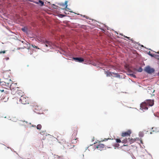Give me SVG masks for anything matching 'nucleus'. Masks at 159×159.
<instances>
[{
    "label": "nucleus",
    "mask_w": 159,
    "mask_h": 159,
    "mask_svg": "<svg viewBox=\"0 0 159 159\" xmlns=\"http://www.w3.org/2000/svg\"><path fill=\"white\" fill-rule=\"evenodd\" d=\"M154 105L153 100L151 99H147L144 102L140 104V109L142 110H147L148 109V106L152 107Z\"/></svg>",
    "instance_id": "f257e3e1"
},
{
    "label": "nucleus",
    "mask_w": 159,
    "mask_h": 159,
    "mask_svg": "<svg viewBox=\"0 0 159 159\" xmlns=\"http://www.w3.org/2000/svg\"><path fill=\"white\" fill-rule=\"evenodd\" d=\"M144 71L149 74H151L154 73L155 70L154 68H151L150 66H148L145 67Z\"/></svg>",
    "instance_id": "f03ea898"
},
{
    "label": "nucleus",
    "mask_w": 159,
    "mask_h": 159,
    "mask_svg": "<svg viewBox=\"0 0 159 159\" xmlns=\"http://www.w3.org/2000/svg\"><path fill=\"white\" fill-rule=\"evenodd\" d=\"M73 60H75V61L78 62H82L84 60V59L81 57H73Z\"/></svg>",
    "instance_id": "7ed1b4c3"
},
{
    "label": "nucleus",
    "mask_w": 159,
    "mask_h": 159,
    "mask_svg": "<svg viewBox=\"0 0 159 159\" xmlns=\"http://www.w3.org/2000/svg\"><path fill=\"white\" fill-rule=\"evenodd\" d=\"M131 134V131L130 130H129L127 131L123 132L122 133V136L123 137H125L127 135H129Z\"/></svg>",
    "instance_id": "20e7f679"
},
{
    "label": "nucleus",
    "mask_w": 159,
    "mask_h": 159,
    "mask_svg": "<svg viewBox=\"0 0 159 159\" xmlns=\"http://www.w3.org/2000/svg\"><path fill=\"white\" fill-rule=\"evenodd\" d=\"M10 84V83H8V82H6V85H7V86H6L7 87H9L10 89V90H11V91L12 90H13L14 89V88L13 87V85H12V84H13V83H11V84L10 85V86H9V84Z\"/></svg>",
    "instance_id": "39448f33"
},
{
    "label": "nucleus",
    "mask_w": 159,
    "mask_h": 159,
    "mask_svg": "<svg viewBox=\"0 0 159 159\" xmlns=\"http://www.w3.org/2000/svg\"><path fill=\"white\" fill-rule=\"evenodd\" d=\"M123 36H124V37L130 40L131 41L132 43H136L137 44H139V45H140V44H139L138 43H137V42L136 43L135 41H134V40L133 39H131L130 38V37H128L125 36V35H123Z\"/></svg>",
    "instance_id": "423d86ee"
},
{
    "label": "nucleus",
    "mask_w": 159,
    "mask_h": 159,
    "mask_svg": "<svg viewBox=\"0 0 159 159\" xmlns=\"http://www.w3.org/2000/svg\"><path fill=\"white\" fill-rule=\"evenodd\" d=\"M43 42L44 43H46L47 44H48V45H49V47H50L52 44V43L50 41L45 40H43Z\"/></svg>",
    "instance_id": "0eeeda50"
},
{
    "label": "nucleus",
    "mask_w": 159,
    "mask_h": 159,
    "mask_svg": "<svg viewBox=\"0 0 159 159\" xmlns=\"http://www.w3.org/2000/svg\"><path fill=\"white\" fill-rule=\"evenodd\" d=\"M35 3L37 4H39V3L40 5L41 6H43L44 5V2L40 0H39L38 2H35Z\"/></svg>",
    "instance_id": "6e6552de"
},
{
    "label": "nucleus",
    "mask_w": 159,
    "mask_h": 159,
    "mask_svg": "<svg viewBox=\"0 0 159 159\" xmlns=\"http://www.w3.org/2000/svg\"><path fill=\"white\" fill-rule=\"evenodd\" d=\"M113 76L114 77L120 78V76L118 74V73H113Z\"/></svg>",
    "instance_id": "1a4fd4ad"
},
{
    "label": "nucleus",
    "mask_w": 159,
    "mask_h": 159,
    "mask_svg": "<svg viewBox=\"0 0 159 159\" xmlns=\"http://www.w3.org/2000/svg\"><path fill=\"white\" fill-rule=\"evenodd\" d=\"M24 100L25 99H24V97H22V95H21V97H20V101L21 102L22 104H26V103L24 102Z\"/></svg>",
    "instance_id": "9d476101"
},
{
    "label": "nucleus",
    "mask_w": 159,
    "mask_h": 159,
    "mask_svg": "<svg viewBox=\"0 0 159 159\" xmlns=\"http://www.w3.org/2000/svg\"><path fill=\"white\" fill-rule=\"evenodd\" d=\"M112 72H110L109 71H107V76H113V74Z\"/></svg>",
    "instance_id": "9b49d317"
},
{
    "label": "nucleus",
    "mask_w": 159,
    "mask_h": 159,
    "mask_svg": "<svg viewBox=\"0 0 159 159\" xmlns=\"http://www.w3.org/2000/svg\"><path fill=\"white\" fill-rule=\"evenodd\" d=\"M128 141L129 142L130 144H131L132 143H133L135 141V139H130L129 138L128 139Z\"/></svg>",
    "instance_id": "f8f14e48"
},
{
    "label": "nucleus",
    "mask_w": 159,
    "mask_h": 159,
    "mask_svg": "<svg viewBox=\"0 0 159 159\" xmlns=\"http://www.w3.org/2000/svg\"><path fill=\"white\" fill-rule=\"evenodd\" d=\"M68 2V1H66L65 2V3H64V5H65V6H66V7L64 9V10L66 8L68 10H70V9L68 8L67 7L68 6L67 5V3Z\"/></svg>",
    "instance_id": "ddd939ff"
},
{
    "label": "nucleus",
    "mask_w": 159,
    "mask_h": 159,
    "mask_svg": "<svg viewBox=\"0 0 159 159\" xmlns=\"http://www.w3.org/2000/svg\"><path fill=\"white\" fill-rule=\"evenodd\" d=\"M22 30L24 32H27V28L26 27H24L22 28Z\"/></svg>",
    "instance_id": "4468645a"
},
{
    "label": "nucleus",
    "mask_w": 159,
    "mask_h": 159,
    "mask_svg": "<svg viewBox=\"0 0 159 159\" xmlns=\"http://www.w3.org/2000/svg\"><path fill=\"white\" fill-rule=\"evenodd\" d=\"M0 84L2 85H5L7 86L6 85V82L4 81H2L0 82Z\"/></svg>",
    "instance_id": "2eb2a0df"
},
{
    "label": "nucleus",
    "mask_w": 159,
    "mask_h": 159,
    "mask_svg": "<svg viewBox=\"0 0 159 159\" xmlns=\"http://www.w3.org/2000/svg\"><path fill=\"white\" fill-rule=\"evenodd\" d=\"M139 137H142L144 136V134L143 132H140L139 133Z\"/></svg>",
    "instance_id": "dca6fc26"
},
{
    "label": "nucleus",
    "mask_w": 159,
    "mask_h": 159,
    "mask_svg": "<svg viewBox=\"0 0 159 159\" xmlns=\"http://www.w3.org/2000/svg\"><path fill=\"white\" fill-rule=\"evenodd\" d=\"M36 128L37 129L40 130L41 129L42 126L40 124H38L37 125Z\"/></svg>",
    "instance_id": "f3484780"
},
{
    "label": "nucleus",
    "mask_w": 159,
    "mask_h": 159,
    "mask_svg": "<svg viewBox=\"0 0 159 159\" xmlns=\"http://www.w3.org/2000/svg\"><path fill=\"white\" fill-rule=\"evenodd\" d=\"M54 157L58 159V158H61V159H63V158H62V157L59 156L58 155H55Z\"/></svg>",
    "instance_id": "a211bd4d"
},
{
    "label": "nucleus",
    "mask_w": 159,
    "mask_h": 159,
    "mask_svg": "<svg viewBox=\"0 0 159 159\" xmlns=\"http://www.w3.org/2000/svg\"><path fill=\"white\" fill-rule=\"evenodd\" d=\"M65 16H66V15H63V14H60L59 15V17L61 18L65 17Z\"/></svg>",
    "instance_id": "6ab92c4d"
},
{
    "label": "nucleus",
    "mask_w": 159,
    "mask_h": 159,
    "mask_svg": "<svg viewBox=\"0 0 159 159\" xmlns=\"http://www.w3.org/2000/svg\"><path fill=\"white\" fill-rule=\"evenodd\" d=\"M155 58L159 59V55H158L154 54V57Z\"/></svg>",
    "instance_id": "aec40b11"
},
{
    "label": "nucleus",
    "mask_w": 159,
    "mask_h": 159,
    "mask_svg": "<svg viewBox=\"0 0 159 159\" xmlns=\"http://www.w3.org/2000/svg\"><path fill=\"white\" fill-rule=\"evenodd\" d=\"M148 54L151 57H153L154 54H152L150 52H148Z\"/></svg>",
    "instance_id": "412c9836"
},
{
    "label": "nucleus",
    "mask_w": 159,
    "mask_h": 159,
    "mask_svg": "<svg viewBox=\"0 0 159 159\" xmlns=\"http://www.w3.org/2000/svg\"><path fill=\"white\" fill-rule=\"evenodd\" d=\"M143 71V69L141 67H140L138 70V71L139 72H141Z\"/></svg>",
    "instance_id": "4be33fe9"
},
{
    "label": "nucleus",
    "mask_w": 159,
    "mask_h": 159,
    "mask_svg": "<svg viewBox=\"0 0 159 159\" xmlns=\"http://www.w3.org/2000/svg\"><path fill=\"white\" fill-rule=\"evenodd\" d=\"M104 145L103 144L99 145H98V146L97 147L98 148H103Z\"/></svg>",
    "instance_id": "5701e85b"
},
{
    "label": "nucleus",
    "mask_w": 159,
    "mask_h": 159,
    "mask_svg": "<svg viewBox=\"0 0 159 159\" xmlns=\"http://www.w3.org/2000/svg\"><path fill=\"white\" fill-rule=\"evenodd\" d=\"M129 75L132 76V77L134 78H136V76L135 75H134L133 74H129Z\"/></svg>",
    "instance_id": "b1692460"
},
{
    "label": "nucleus",
    "mask_w": 159,
    "mask_h": 159,
    "mask_svg": "<svg viewBox=\"0 0 159 159\" xmlns=\"http://www.w3.org/2000/svg\"><path fill=\"white\" fill-rule=\"evenodd\" d=\"M116 142L118 143H120L121 142V140L119 139H116Z\"/></svg>",
    "instance_id": "393cba45"
},
{
    "label": "nucleus",
    "mask_w": 159,
    "mask_h": 159,
    "mask_svg": "<svg viewBox=\"0 0 159 159\" xmlns=\"http://www.w3.org/2000/svg\"><path fill=\"white\" fill-rule=\"evenodd\" d=\"M99 65L100 66H104V64L101 62H99Z\"/></svg>",
    "instance_id": "a878e982"
},
{
    "label": "nucleus",
    "mask_w": 159,
    "mask_h": 159,
    "mask_svg": "<svg viewBox=\"0 0 159 159\" xmlns=\"http://www.w3.org/2000/svg\"><path fill=\"white\" fill-rule=\"evenodd\" d=\"M128 141V139H126L125 140H123V143H126V142H127Z\"/></svg>",
    "instance_id": "bb28decb"
},
{
    "label": "nucleus",
    "mask_w": 159,
    "mask_h": 159,
    "mask_svg": "<svg viewBox=\"0 0 159 159\" xmlns=\"http://www.w3.org/2000/svg\"><path fill=\"white\" fill-rule=\"evenodd\" d=\"M53 8L55 9H57L58 7L57 6L55 5H53Z\"/></svg>",
    "instance_id": "cd10ccee"
},
{
    "label": "nucleus",
    "mask_w": 159,
    "mask_h": 159,
    "mask_svg": "<svg viewBox=\"0 0 159 159\" xmlns=\"http://www.w3.org/2000/svg\"><path fill=\"white\" fill-rule=\"evenodd\" d=\"M32 47L33 48H38V49H39V48H38L37 47L35 46V45H32Z\"/></svg>",
    "instance_id": "c85d7f7f"
},
{
    "label": "nucleus",
    "mask_w": 159,
    "mask_h": 159,
    "mask_svg": "<svg viewBox=\"0 0 159 159\" xmlns=\"http://www.w3.org/2000/svg\"><path fill=\"white\" fill-rule=\"evenodd\" d=\"M59 5L60 6H65V5H64V3H59Z\"/></svg>",
    "instance_id": "c756f323"
},
{
    "label": "nucleus",
    "mask_w": 159,
    "mask_h": 159,
    "mask_svg": "<svg viewBox=\"0 0 159 159\" xmlns=\"http://www.w3.org/2000/svg\"><path fill=\"white\" fill-rule=\"evenodd\" d=\"M45 132V131H41V132H40L41 134L42 135H43V134H44V133Z\"/></svg>",
    "instance_id": "7c9ffc66"
},
{
    "label": "nucleus",
    "mask_w": 159,
    "mask_h": 159,
    "mask_svg": "<svg viewBox=\"0 0 159 159\" xmlns=\"http://www.w3.org/2000/svg\"><path fill=\"white\" fill-rule=\"evenodd\" d=\"M83 16V17L86 18V19H88V17H87V16Z\"/></svg>",
    "instance_id": "2f4dec72"
},
{
    "label": "nucleus",
    "mask_w": 159,
    "mask_h": 159,
    "mask_svg": "<svg viewBox=\"0 0 159 159\" xmlns=\"http://www.w3.org/2000/svg\"><path fill=\"white\" fill-rule=\"evenodd\" d=\"M45 46L47 47H48V46H49V45H48V44H47L46 43H44Z\"/></svg>",
    "instance_id": "473e14b6"
},
{
    "label": "nucleus",
    "mask_w": 159,
    "mask_h": 159,
    "mask_svg": "<svg viewBox=\"0 0 159 159\" xmlns=\"http://www.w3.org/2000/svg\"><path fill=\"white\" fill-rule=\"evenodd\" d=\"M6 51H2V53H5L6 52Z\"/></svg>",
    "instance_id": "72a5a7b5"
},
{
    "label": "nucleus",
    "mask_w": 159,
    "mask_h": 159,
    "mask_svg": "<svg viewBox=\"0 0 159 159\" xmlns=\"http://www.w3.org/2000/svg\"><path fill=\"white\" fill-rule=\"evenodd\" d=\"M23 123H26V124H27L28 123V122L27 121H23Z\"/></svg>",
    "instance_id": "f704fd0d"
},
{
    "label": "nucleus",
    "mask_w": 159,
    "mask_h": 159,
    "mask_svg": "<svg viewBox=\"0 0 159 159\" xmlns=\"http://www.w3.org/2000/svg\"><path fill=\"white\" fill-rule=\"evenodd\" d=\"M32 127H35L36 126L35 125H32V126H31Z\"/></svg>",
    "instance_id": "c9c22d12"
},
{
    "label": "nucleus",
    "mask_w": 159,
    "mask_h": 159,
    "mask_svg": "<svg viewBox=\"0 0 159 159\" xmlns=\"http://www.w3.org/2000/svg\"><path fill=\"white\" fill-rule=\"evenodd\" d=\"M6 59V60H7L9 59V58L8 57H7Z\"/></svg>",
    "instance_id": "e433bc0d"
},
{
    "label": "nucleus",
    "mask_w": 159,
    "mask_h": 159,
    "mask_svg": "<svg viewBox=\"0 0 159 159\" xmlns=\"http://www.w3.org/2000/svg\"><path fill=\"white\" fill-rule=\"evenodd\" d=\"M13 84L14 85H15V86H16V85L17 84V83H15V84Z\"/></svg>",
    "instance_id": "4c0bfd02"
},
{
    "label": "nucleus",
    "mask_w": 159,
    "mask_h": 159,
    "mask_svg": "<svg viewBox=\"0 0 159 159\" xmlns=\"http://www.w3.org/2000/svg\"><path fill=\"white\" fill-rule=\"evenodd\" d=\"M105 139V140H104V141H106V140H107V139Z\"/></svg>",
    "instance_id": "58836bf2"
},
{
    "label": "nucleus",
    "mask_w": 159,
    "mask_h": 159,
    "mask_svg": "<svg viewBox=\"0 0 159 159\" xmlns=\"http://www.w3.org/2000/svg\"><path fill=\"white\" fill-rule=\"evenodd\" d=\"M0 53H2V51H0Z\"/></svg>",
    "instance_id": "ea45409f"
},
{
    "label": "nucleus",
    "mask_w": 159,
    "mask_h": 159,
    "mask_svg": "<svg viewBox=\"0 0 159 159\" xmlns=\"http://www.w3.org/2000/svg\"><path fill=\"white\" fill-rule=\"evenodd\" d=\"M141 46L142 47H143V45H141Z\"/></svg>",
    "instance_id": "a19ab883"
},
{
    "label": "nucleus",
    "mask_w": 159,
    "mask_h": 159,
    "mask_svg": "<svg viewBox=\"0 0 159 159\" xmlns=\"http://www.w3.org/2000/svg\"><path fill=\"white\" fill-rule=\"evenodd\" d=\"M9 81H11V80H10Z\"/></svg>",
    "instance_id": "79ce46f5"
},
{
    "label": "nucleus",
    "mask_w": 159,
    "mask_h": 159,
    "mask_svg": "<svg viewBox=\"0 0 159 159\" xmlns=\"http://www.w3.org/2000/svg\"><path fill=\"white\" fill-rule=\"evenodd\" d=\"M150 134H152V132H151L150 133Z\"/></svg>",
    "instance_id": "37998d69"
},
{
    "label": "nucleus",
    "mask_w": 159,
    "mask_h": 159,
    "mask_svg": "<svg viewBox=\"0 0 159 159\" xmlns=\"http://www.w3.org/2000/svg\"><path fill=\"white\" fill-rule=\"evenodd\" d=\"M29 124L30 125H31V123H29Z\"/></svg>",
    "instance_id": "c03bdc74"
},
{
    "label": "nucleus",
    "mask_w": 159,
    "mask_h": 159,
    "mask_svg": "<svg viewBox=\"0 0 159 159\" xmlns=\"http://www.w3.org/2000/svg\"><path fill=\"white\" fill-rule=\"evenodd\" d=\"M120 35H122V36H123V34H120Z\"/></svg>",
    "instance_id": "a18cd8bd"
},
{
    "label": "nucleus",
    "mask_w": 159,
    "mask_h": 159,
    "mask_svg": "<svg viewBox=\"0 0 159 159\" xmlns=\"http://www.w3.org/2000/svg\"><path fill=\"white\" fill-rule=\"evenodd\" d=\"M4 90H3L2 91V92H3L4 91Z\"/></svg>",
    "instance_id": "49530a36"
},
{
    "label": "nucleus",
    "mask_w": 159,
    "mask_h": 159,
    "mask_svg": "<svg viewBox=\"0 0 159 159\" xmlns=\"http://www.w3.org/2000/svg\"><path fill=\"white\" fill-rule=\"evenodd\" d=\"M48 3H50V2H48Z\"/></svg>",
    "instance_id": "de8ad7c7"
},
{
    "label": "nucleus",
    "mask_w": 159,
    "mask_h": 159,
    "mask_svg": "<svg viewBox=\"0 0 159 159\" xmlns=\"http://www.w3.org/2000/svg\"><path fill=\"white\" fill-rule=\"evenodd\" d=\"M70 12H72V11H70Z\"/></svg>",
    "instance_id": "09e8293b"
}]
</instances>
